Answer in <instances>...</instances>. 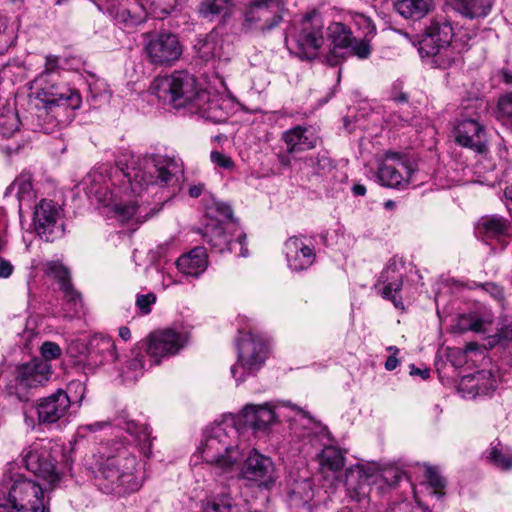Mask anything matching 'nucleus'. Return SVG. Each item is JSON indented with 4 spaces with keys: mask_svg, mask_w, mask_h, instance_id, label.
<instances>
[{
    "mask_svg": "<svg viewBox=\"0 0 512 512\" xmlns=\"http://www.w3.org/2000/svg\"><path fill=\"white\" fill-rule=\"evenodd\" d=\"M183 171V163L176 157L139 158L123 152L114 167L102 165L89 174L88 193L103 206L111 208L120 221L135 219L142 223L151 216L152 210L135 197L150 185H174Z\"/></svg>",
    "mask_w": 512,
    "mask_h": 512,
    "instance_id": "1",
    "label": "nucleus"
},
{
    "mask_svg": "<svg viewBox=\"0 0 512 512\" xmlns=\"http://www.w3.org/2000/svg\"><path fill=\"white\" fill-rule=\"evenodd\" d=\"M63 447L53 440L40 439L22 451L26 468L44 481L46 489H54L62 479L58 458ZM45 488L23 474L8 469L0 481V499L11 512H45Z\"/></svg>",
    "mask_w": 512,
    "mask_h": 512,
    "instance_id": "2",
    "label": "nucleus"
},
{
    "mask_svg": "<svg viewBox=\"0 0 512 512\" xmlns=\"http://www.w3.org/2000/svg\"><path fill=\"white\" fill-rule=\"evenodd\" d=\"M243 457L239 429L232 420H226L205 429L197 451L191 458V463L196 466L203 461L227 473L238 469Z\"/></svg>",
    "mask_w": 512,
    "mask_h": 512,
    "instance_id": "3",
    "label": "nucleus"
},
{
    "mask_svg": "<svg viewBox=\"0 0 512 512\" xmlns=\"http://www.w3.org/2000/svg\"><path fill=\"white\" fill-rule=\"evenodd\" d=\"M135 456H116L106 459L99 468L98 485L105 493L125 494L137 491L142 478L137 475Z\"/></svg>",
    "mask_w": 512,
    "mask_h": 512,
    "instance_id": "4",
    "label": "nucleus"
},
{
    "mask_svg": "<svg viewBox=\"0 0 512 512\" xmlns=\"http://www.w3.org/2000/svg\"><path fill=\"white\" fill-rule=\"evenodd\" d=\"M454 36L450 23L432 22L419 41L421 56L433 57L434 62L442 68L448 67L456 57L465 49V45Z\"/></svg>",
    "mask_w": 512,
    "mask_h": 512,
    "instance_id": "5",
    "label": "nucleus"
},
{
    "mask_svg": "<svg viewBox=\"0 0 512 512\" xmlns=\"http://www.w3.org/2000/svg\"><path fill=\"white\" fill-rule=\"evenodd\" d=\"M202 90L197 78L185 71H175L170 75L158 77L152 84V91L158 99L176 108H192Z\"/></svg>",
    "mask_w": 512,
    "mask_h": 512,
    "instance_id": "6",
    "label": "nucleus"
},
{
    "mask_svg": "<svg viewBox=\"0 0 512 512\" xmlns=\"http://www.w3.org/2000/svg\"><path fill=\"white\" fill-rule=\"evenodd\" d=\"M286 42L300 58L311 60L317 57L324 44V22L321 16L313 12L303 17L292 28Z\"/></svg>",
    "mask_w": 512,
    "mask_h": 512,
    "instance_id": "7",
    "label": "nucleus"
},
{
    "mask_svg": "<svg viewBox=\"0 0 512 512\" xmlns=\"http://www.w3.org/2000/svg\"><path fill=\"white\" fill-rule=\"evenodd\" d=\"M190 331L184 326H174L152 332L140 343L150 359V366L178 354L189 342Z\"/></svg>",
    "mask_w": 512,
    "mask_h": 512,
    "instance_id": "8",
    "label": "nucleus"
},
{
    "mask_svg": "<svg viewBox=\"0 0 512 512\" xmlns=\"http://www.w3.org/2000/svg\"><path fill=\"white\" fill-rule=\"evenodd\" d=\"M268 348L262 338L253 334L242 335L237 344V362L231 367L232 377L237 383L255 375L265 364Z\"/></svg>",
    "mask_w": 512,
    "mask_h": 512,
    "instance_id": "9",
    "label": "nucleus"
},
{
    "mask_svg": "<svg viewBox=\"0 0 512 512\" xmlns=\"http://www.w3.org/2000/svg\"><path fill=\"white\" fill-rule=\"evenodd\" d=\"M34 82L37 85L36 97L51 111L55 108L56 114L60 110L71 112L80 108L82 98L77 90L44 79V76H38Z\"/></svg>",
    "mask_w": 512,
    "mask_h": 512,
    "instance_id": "10",
    "label": "nucleus"
},
{
    "mask_svg": "<svg viewBox=\"0 0 512 512\" xmlns=\"http://www.w3.org/2000/svg\"><path fill=\"white\" fill-rule=\"evenodd\" d=\"M413 172L405 155L388 151L378 167V179L383 186L404 188L410 183Z\"/></svg>",
    "mask_w": 512,
    "mask_h": 512,
    "instance_id": "11",
    "label": "nucleus"
},
{
    "mask_svg": "<svg viewBox=\"0 0 512 512\" xmlns=\"http://www.w3.org/2000/svg\"><path fill=\"white\" fill-rule=\"evenodd\" d=\"M281 0H254L245 12L244 24L249 29L269 31L282 20Z\"/></svg>",
    "mask_w": 512,
    "mask_h": 512,
    "instance_id": "12",
    "label": "nucleus"
},
{
    "mask_svg": "<svg viewBox=\"0 0 512 512\" xmlns=\"http://www.w3.org/2000/svg\"><path fill=\"white\" fill-rule=\"evenodd\" d=\"M144 52L151 64L169 66L181 57L182 45L176 35L162 33L146 41Z\"/></svg>",
    "mask_w": 512,
    "mask_h": 512,
    "instance_id": "13",
    "label": "nucleus"
},
{
    "mask_svg": "<svg viewBox=\"0 0 512 512\" xmlns=\"http://www.w3.org/2000/svg\"><path fill=\"white\" fill-rule=\"evenodd\" d=\"M60 206L52 200H41L34 210V228L39 237L52 242L62 235L63 226L58 221L61 218Z\"/></svg>",
    "mask_w": 512,
    "mask_h": 512,
    "instance_id": "14",
    "label": "nucleus"
},
{
    "mask_svg": "<svg viewBox=\"0 0 512 512\" xmlns=\"http://www.w3.org/2000/svg\"><path fill=\"white\" fill-rule=\"evenodd\" d=\"M283 254L288 268L294 272L308 269L316 259L314 246L303 236L289 237L284 243Z\"/></svg>",
    "mask_w": 512,
    "mask_h": 512,
    "instance_id": "15",
    "label": "nucleus"
},
{
    "mask_svg": "<svg viewBox=\"0 0 512 512\" xmlns=\"http://www.w3.org/2000/svg\"><path fill=\"white\" fill-rule=\"evenodd\" d=\"M192 108L196 109L199 115L213 123L225 122L233 108V102L227 96L219 93H211L202 90Z\"/></svg>",
    "mask_w": 512,
    "mask_h": 512,
    "instance_id": "16",
    "label": "nucleus"
},
{
    "mask_svg": "<svg viewBox=\"0 0 512 512\" xmlns=\"http://www.w3.org/2000/svg\"><path fill=\"white\" fill-rule=\"evenodd\" d=\"M454 137L459 145L470 148L479 154L487 151L485 128L476 119L458 120L454 128Z\"/></svg>",
    "mask_w": 512,
    "mask_h": 512,
    "instance_id": "17",
    "label": "nucleus"
},
{
    "mask_svg": "<svg viewBox=\"0 0 512 512\" xmlns=\"http://www.w3.org/2000/svg\"><path fill=\"white\" fill-rule=\"evenodd\" d=\"M242 476L248 481L255 482L259 486L269 488L277 479L274 464L270 458L252 450L248 455Z\"/></svg>",
    "mask_w": 512,
    "mask_h": 512,
    "instance_id": "18",
    "label": "nucleus"
},
{
    "mask_svg": "<svg viewBox=\"0 0 512 512\" xmlns=\"http://www.w3.org/2000/svg\"><path fill=\"white\" fill-rule=\"evenodd\" d=\"M70 406L71 400L67 392L58 389L55 393L38 400V421L42 424L56 423L68 414Z\"/></svg>",
    "mask_w": 512,
    "mask_h": 512,
    "instance_id": "19",
    "label": "nucleus"
},
{
    "mask_svg": "<svg viewBox=\"0 0 512 512\" xmlns=\"http://www.w3.org/2000/svg\"><path fill=\"white\" fill-rule=\"evenodd\" d=\"M52 374L51 365L40 359H33L18 369L17 380L26 388L45 385Z\"/></svg>",
    "mask_w": 512,
    "mask_h": 512,
    "instance_id": "20",
    "label": "nucleus"
},
{
    "mask_svg": "<svg viewBox=\"0 0 512 512\" xmlns=\"http://www.w3.org/2000/svg\"><path fill=\"white\" fill-rule=\"evenodd\" d=\"M327 38L331 42L332 49L326 57L329 65L334 66L340 62V55L352 41L353 34L350 28L341 22L333 21L327 27Z\"/></svg>",
    "mask_w": 512,
    "mask_h": 512,
    "instance_id": "21",
    "label": "nucleus"
},
{
    "mask_svg": "<svg viewBox=\"0 0 512 512\" xmlns=\"http://www.w3.org/2000/svg\"><path fill=\"white\" fill-rule=\"evenodd\" d=\"M229 226L232 225L229 224L226 227L221 225L212 227L208 226L206 227L205 236L209 238L211 245L218 248L219 251H223L227 248L231 252H236L237 248H239V256L247 257L248 249L245 246L246 235L240 232L235 241L230 240L226 232Z\"/></svg>",
    "mask_w": 512,
    "mask_h": 512,
    "instance_id": "22",
    "label": "nucleus"
},
{
    "mask_svg": "<svg viewBox=\"0 0 512 512\" xmlns=\"http://www.w3.org/2000/svg\"><path fill=\"white\" fill-rule=\"evenodd\" d=\"M284 406H278V409ZM277 407L268 403L262 405L248 404L243 409V417L245 423L249 424L256 430L268 428L277 421L279 413L276 412Z\"/></svg>",
    "mask_w": 512,
    "mask_h": 512,
    "instance_id": "23",
    "label": "nucleus"
},
{
    "mask_svg": "<svg viewBox=\"0 0 512 512\" xmlns=\"http://www.w3.org/2000/svg\"><path fill=\"white\" fill-rule=\"evenodd\" d=\"M196 49L199 57L205 61L228 60L230 55L229 45L225 46L224 39L215 30L208 34L205 39L199 41Z\"/></svg>",
    "mask_w": 512,
    "mask_h": 512,
    "instance_id": "24",
    "label": "nucleus"
},
{
    "mask_svg": "<svg viewBox=\"0 0 512 512\" xmlns=\"http://www.w3.org/2000/svg\"><path fill=\"white\" fill-rule=\"evenodd\" d=\"M377 473V469L373 466L368 465H357L353 468H349L346 471V485L351 497L360 500L366 495V484H368L370 478Z\"/></svg>",
    "mask_w": 512,
    "mask_h": 512,
    "instance_id": "25",
    "label": "nucleus"
},
{
    "mask_svg": "<svg viewBox=\"0 0 512 512\" xmlns=\"http://www.w3.org/2000/svg\"><path fill=\"white\" fill-rule=\"evenodd\" d=\"M283 141L289 154L307 151L316 146L317 139L312 132L302 126L293 127L283 133Z\"/></svg>",
    "mask_w": 512,
    "mask_h": 512,
    "instance_id": "26",
    "label": "nucleus"
},
{
    "mask_svg": "<svg viewBox=\"0 0 512 512\" xmlns=\"http://www.w3.org/2000/svg\"><path fill=\"white\" fill-rule=\"evenodd\" d=\"M208 260L206 249L196 247L177 260L178 270L187 276L198 277L207 268Z\"/></svg>",
    "mask_w": 512,
    "mask_h": 512,
    "instance_id": "27",
    "label": "nucleus"
},
{
    "mask_svg": "<svg viewBox=\"0 0 512 512\" xmlns=\"http://www.w3.org/2000/svg\"><path fill=\"white\" fill-rule=\"evenodd\" d=\"M493 324V316L491 313H470L460 315L453 329L457 332L473 331L476 333L485 334L491 330Z\"/></svg>",
    "mask_w": 512,
    "mask_h": 512,
    "instance_id": "28",
    "label": "nucleus"
},
{
    "mask_svg": "<svg viewBox=\"0 0 512 512\" xmlns=\"http://www.w3.org/2000/svg\"><path fill=\"white\" fill-rule=\"evenodd\" d=\"M402 285V275L397 272L396 267L393 265L383 270L376 287H378L379 293L383 298L391 300L398 307L399 301L395 294L401 290Z\"/></svg>",
    "mask_w": 512,
    "mask_h": 512,
    "instance_id": "29",
    "label": "nucleus"
},
{
    "mask_svg": "<svg viewBox=\"0 0 512 512\" xmlns=\"http://www.w3.org/2000/svg\"><path fill=\"white\" fill-rule=\"evenodd\" d=\"M394 7L404 18L419 20L431 11L433 0H397Z\"/></svg>",
    "mask_w": 512,
    "mask_h": 512,
    "instance_id": "30",
    "label": "nucleus"
},
{
    "mask_svg": "<svg viewBox=\"0 0 512 512\" xmlns=\"http://www.w3.org/2000/svg\"><path fill=\"white\" fill-rule=\"evenodd\" d=\"M119 425L134 438L145 456L148 457L151 453V432L149 427L129 418H123Z\"/></svg>",
    "mask_w": 512,
    "mask_h": 512,
    "instance_id": "31",
    "label": "nucleus"
},
{
    "mask_svg": "<svg viewBox=\"0 0 512 512\" xmlns=\"http://www.w3.org/2000/svg\"><path fill=\"white\" fill-rule=\"evenodd\" d=\"M453 8L468 18L485 17L491 8V0H451Z\"/></svg>",
    "mask_w": 512,
    "mask_h": 512,
    "instance_id": "32",
    "label": "nucleus"
},
{
    "mask_svg": "<svg viewBox=\"0 0 512 512\" xmlns=\"http://www.w3.org/2000/svg\"><path fill=\"white\" fill-rule=\"evenodd\" d=\"M168 13L169 11L166 9L158 11V8L154 7L153 4L150 5L149 9L145 8L143 4H140L139 7H136L134 11L122 9L117 13L116 18L118 21L127 23L129 25H138L144 22L148 15H152L154 17H161L162 15Z\"/></svg>",
    "mask_w": 512,
    "mask_h": 512,
    "instance_id": "33",
    "label": "nucleus"
},
{
    "mask_svg": "<svg viewBox=\"0 0 512 512\" xmlns=\"http://www.w3.org/2000/svg\"><path fill=\"white\" fill-rule=\"evenodd\" d=\"M477 230L486 238H497L508 233L509 223L502 217L484 216L478 221Z\"/></svg>",
    "mask_w": 512,
    "mask_h": 512,
    "instance_id": "34",
    "label": "nucleus"
},
{
    "mask_svg": "<svg viewBox=\"0 0 512 512\" xmlns=\"http://www.w3.org/2000/svg\"><path fill=\"white\" fill-rule=\"evenodd\" d=\"M319 464L323 471L338 472L345 465L344 454L335 446H325L319 454Z\"/></svg>",
    "mask_w": 512,
    "mask_h": 512,
    "instance_id": "35",
    "label": "nucleus"
},
{
    "mask_svg": "<svg viewBox=\"0 0 512 512\" xmlns=\"http://www.w3.org/2000/svg\"><path fill=\"white\" fill-rule=\"evenodd\" d=\"M487 345L490 348L501 346L508 348L512 346V319L503 318L497 325V332L487 336Z\"/></svg>",
    "mask_w": 512,
    "mask_h": 512,
    "instance_id": "36",
    "label": "nucleus"
},
{
    "mask_svg": "<svg viewBox=\"0 0 512 512\" xmlns=\"http://www.w3.org/2000/svg\"><path fill=\"white\" fill-rule=\"evenodd\" d=\"M60 290L63 293V299L66 305L65 315L69 317L78 315L83 309V303L80 294L72 287L70 282L60 286Z\"/></svg>",
    "mask_w": 512,
    "mask_h": 512,
    "instance_id": "37",
    "label": "nucleus"
},
{
    "mask_svg": "<svg viewBox=\"0 0 512 512\" xmlns=\"http://www.w3.org/2000/svg\"><path fill=\"white\" fill-rule=\"evenodd\" d=\"M203 512H238L237 505L228 494H219L207 499L203 504Z\"/></svg>",
    "mask_w": 512,
    "mask_h": 512,
    "instance_id": "38",
    "label": "nucleus"
},
{
    "mask_svg": "<svg viewBox=\"0 0 512 512\" xmlns=\"http://www.w3.org/2000/svg\"><path fill=\"white\" fill-rule=\"evenodd\" d=\"M372 52V46L370 43V37L364 36L361 39H357L353 36L352 41L349 44V48H346L340 55V61L348 56H355L359 59H367Z\"/></svg>",
    "mask_w": 512,
    "mask_h": 512,
    "instance_id": "39",
    "label": "nucleus"
},
{
    "mask_svg": "<svg viewBox=\"0 0 512 512\" xmlns=\"http://www.w3.org/2000/svg\"><path fill=\"white\" fill-rule=\"evenodd\" d=\"M490 372L479 371L473 375L464 376L462 379V385L472 384L471 387H476L475 393L486 392L489 389H493L494 385L490 381Z\"/></svg>",
    "mask_w": 512,
    "mask_h": 512,
    "instance_id": "40",
    "label": "nucleus"
},
{
    "mask_svg": "<svg viewBox=\"0 0 512 512\" xmlns=\"http://www.w3.org/2000/svg\"><path fill=\"white\" fill-rule=\"evenodd\" d=\"M488 459L500 469L507 470L512 467V453L500 444L490 449Z\"/></svg>",
    "mask_w": 512,
    "mask_h": 512,
    "instance_id": "41",
    "label": "nucleus"
},
{
    "mask_svg": "<svg viewBox=\"0 0 512 512\" xmlns=\"http://www.w3.org/2000/svg\"><path fill=\"white\" fill-rule=\"evenodd\" d=\"M233 5V0H204L200 7L202 15L214 16L226 14Z\"/></svg>",
    "mask_w": 512,
    "mask_h": 512,
    "instance_id": "42",
    "label": "nucleus"
},
{
    "mask_svg": "<svg viewBox=\"0 0 512 512\" xmlns=\"http://www.w3.org/2000/svg\"><path fill=\"white\" fill-rule=\"evenodd\" d=\"M93 345L105 361H115L117 359L116 346L112 338L108 336L97 337L93 340Z\"/></svg>",
    "mask_w": 512,
    "mask_h": 512,
    "instance_id": "43",
    "label": "nucleus"
},
{
    "mask_svg": "<svg viewBox=\"0 0 512 512\" xmlns=\"http://www.w3.org/2000/svg\"><path fill=\"white\" fill-rule=\"evenodd\" d=\"M45 274L56 279L59 286L70 282L68 269L58 260L48 261L44 268Z\"/></svg>",
    "mask_w": 512,
    "mask_h": 512,
    "instance_id": "44",
    "label": "nucleus"
},
{
    "mask_svg": "<svg viewBox=\"0 0 512 512\" xmlns=\"http://www.w3.org/2000/svg\"><path fill=\"white\" fill-rule=\"evenodd\" d=\"M497 118L505 125H512V91L499 98Z\"/></svg>",
    "mask_w": 512,
    "mask_h": 512,
    "instance_id": "45",
    "label": "nucleus"
},
{
    "mask_svg": "<svg viewBox=\"0 0 512 512\" xmlns=\"http://www.w3.org/2000/svg\"><path fill=\"white\" fill-rule=\"evenodd\" d=\"M425 473L426 478L428 480V483L430 487L434 489V494L438 495L439 497H442L444 495V488H445V480L441 476L439 470L430 465H425Z\"/></svg>",
    "mask_w": 512,
    "mask_h": 512,
    "instance_id": "46",
    "label": "nucleus"
},
{
    "mask_svg": "<svg viewBox=\"0 0 512 512\" xmlns=\"http://www.w3.org/2000/svg\"><path fill=\"white\" fill-rule=\"evenodd\" d=\"M18 129V119L14 113L0 116V135L11 136Z\"/></svg>",
    "mask_w": 512,
    "mask_h": 512,
    "instance_id": "47",
    "label": "nucleus"
},
{
    "mask_svg": "<svg viewBox=\"0 0 512 512\" xmlns=\"http://www.w3.org/2000/svg\"><path fill=\"white\" fill-rule=\"evenodd\" d=\"M40 352L43 357L42 361L48 363L50 360L59 358L62 351L58 344L46 341L41 345Z\"/></svg>",
    "mask_w": 512,
    "mask_h": 512,
    "instance_id": "48",
    "label": "nucleus"
},
{
    "mask_svg": "<svg viewBox=\"0 0 512 512\" xmlns=\"http://www.w3.org/2000/svg\"><path fill=\"white\" fill-rule=\"evenodd\" d=\"M353 21L360 30H363L364 36L372 37L375 34V26L367 16L363 14H355L353 16Z\"/></svg>",
    "mask_w": 512,
    "mask_h": 512,
    "instance_id": "49",
    "label": "nucleus"
},
{
    "mask_svg": "<svg viewBox=\"0 0 512 512\" xmlns=\"http://www.w3.org/2000/svg\"><path fill=\"white\" fill-rule=\"evenodd\" d=\"M155 302L156 296L153 293L138 295L136 298V306L144 315L151 312V307Z\"/></svg>",
    "mask_w": 512,
    "mask_h": 512,
    "instance_id": "50",
    "label": "nucleus"
},
{
    "mask_svg": "<svg viewBox=\"0 0 512 512\" xmlns=\"http://www.w3.org/2000/svg\"><path fill=\"white\" fill-rule=\"evenodd\" d=\"M210 159L212 163L219 166L220 168L231 170L234 168V162L228 155L219 152V151H212L210 154Z\"/></svg>",
    "mask_w": 512,
    "mask_h": 512,
    "instance_id": "51",
    "label": "nucleus"
},
{
    "mask_svg": "<svg viewBox=\"0 0 512 512\" xmlns=\"http://www.w3.org/2000/svg\"><path fill=\"white\" fill-rule=\"evenodd\" d=\"M13 188L17 189V195L21 200L29 197L32 191V183L29 179L19 178L13 183Z\"/></svg>",
    "mask_w": 512,
    "mask_h": 512,
    "instance_id": "52",
    "label": "nucleus"
},
{
    "mask_svg": "<svg viewBox=\"0 0 512 512\" xmlns=\"http://www.w3.org/2000/svg\"><path fill=\"white\" fill-rule=\"evenodd\" d=\"M59 62L58 58L53 55H48L46 57L44 70L39 76H44V79H50V76L58 73L59 71Z\"/></svg>",
    "mask_w": 512,
    "mask_h": 512,
    "instance_id": "53",
    "label": "nucleus"
},
{
    "mask_svg": "<svg viewBox=\"0 0 512 512\" xmlns=\"http://www.w3.org/2000/svg\"><path fill=\"white\" fill-rule=\"evenodd\" d=\"M129 368L136 372V375H141L146 369V364L143 355H136L130 362Z\"/></svg>",
    "mask_w": 512,
    "mask_h": 512,
    "instance_id": "54",
    "label": "nucleus"
},
{
    "mask_svg": "<svg viewBox=\"0 0 512 512\" xmlns=\"http://www.w3.org/2000/svg\"><path fill=\"white\" fill-rule=\"evenodd\" d=\"M14 267L10 261L0 257V278H8L13 273Z\"/></svg>",
    "mask_w": 512,
    "mask_h": 512,
    "instance_id": "55",
    "label": "nucleus"
},
{
    "mask_svg": "<svg viewBox=\"0 0 512 512\" xmlns=\"http://www.w3.org/2000/svg\"><path fill=\"white\" fill-rule=\"evenodd\" d=\"M68 389L69 390L74 389L75 391L79 392L80 393L79 400L82 401V399L84 397V392H85V387H84L83 383H81L80 381H71L68 385Z\"/></svg>",
    "mask_w": 512,
    "mask_h": 512,
    "instance_id": "56",
    "label": "nucleus"
},
{
    "mask_svg": "<svg viewBox=\"0 0 512 512\" xmlns=\"http://www.w3.org/2000/svg\"><path fill=\"white\" fill-rule=\"evenodd\" d=\"M398 359L395 355H391L387 358L385 368L389 371L394 370L398 366Z\"/></svg>",
    "mask_w": 512,
    "mask_h": 512,
    "instance_id": "57",
    "label": "nucleus"
},
{
    "mask_svg": "<svg viewBox=\"0 0 512 512\" xmlns=\"http://www.w3.org/2000/svg\"><path fill=\"white\" fill-rule=\"evenodd\" d=\"M103 426H104V423L97 422V423L90 424V425H83L79 429H80V431L96 432V431L102 429Z\"/></svg>",
    "mask_w": 512,
    "mask_h": 512,
    "instance_id": "58",
    "label": "nucleus"
},
{
    "mask_svg": "<svg viewBox=\"0 0 512 512\" xmlns=\"http://www.w3.org/2000/svg\"><path fill=\"white\" fill-rule=\"evenodd\" d=\"M411 374L412 375H420L423 379H426L430 375V370L429 369L420 370L418 368H415L414 365H412L411 366Z\"/></svg>",
    "mask_w": 512,
    "mask_h": 512,
    "instance_id": "59",
    "label": "nucleus"
},
{
    "mask_svg": "<svg viewBox=\"0 0 512 512\" xmlns=\"http://www.w3.org/2000/svg\"><path fill=\"white\" fill-rule=\"evenodd\" d=\"M202 191H203V185L202 184L194 185V186H191L189 188V195L191 197L196 198V197H199L201 195Z\"/></svg>",
    "mask_w": 512,
    "mask_h": 512,
    "instance_id": "60",
    "label": "nucleus"
},
{
    "mask_svg": "<svg viewBox=\"0 0 512 512\" xmlns=\"http://www.w3.org/2000/svg\"><path fill=\"white\" fill-rule=\"evenodd\" d=\"M119 336L124 341H129L130 338H131L130 329L128 327H126V326L120 327L119 328Z\"/></svg>",
    "mask_w": 512,
    "mask_h": 512,
    "instance_id": "61",
    "label": "nucleus"
},
{
    "mask_svg": "<svg viewBox=\"0 0 512 512\" xmlns=\"http://www.w3.org/2000/svg\"><path fill=\"white\" fill-rule=\"evenodd\" d=\"M352 191L356 196H364L366 194V188L362 184L354 185Z\"/></svg>",
    "mask_w": 512,
    "mask_h": 512,
    "instance_id": "62",
    "label": "nucleus"
},
{
    "mask_svg": "<svg viewBox=\"0 0 512 512\" xmlns=\"http://www.w3.org/2000/svg\"><path fill=\"white\" fill-rule=\"evenodd\" d=\"M502 79L507 84H512V71L503 70L501 72Z\"/></svg>",
    "mask_w": 512,
    "mask_h": 512,
    "instance_id": "63",
    "label": "nucleus"
},
{
    "mask_svg": "<svg viewBox=\"0 0 512 512\" xmlns=\"http://www.w3.org/2000/svg\"><path fill=\"white\" fill-rule=\"evenodd\" d=\"M477 348H478V344L471 342L466 345L465 351H475Z\"/></svg>",
    "mask_w": 512,
    "mask_h": 512,
    "instance_id": "64",
    "label": "nucleus"
}]
</instances>
